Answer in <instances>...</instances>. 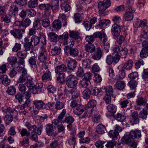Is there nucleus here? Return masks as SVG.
Here are the masks:
<instances>
[{
    "label": "nucleus",
    "instance_id": "56",
    "mask_svg": "<svg viewBox=\"0 0 148 148\" xmlns=\"http://www.w3.org/2000/svg\"><path fill=\"white\" fill-rule=\"evenodd\" d=\"M90 82L88 80L83 79L80 82V84L83 88H88V86L90 84Z\"/></svg>",
    "mask_w": 148,
    "mask_h": 148
},
{
    "label": "nucleus",
    "instance_id": "27",
    "mask_svg": "<svg viewBox=\"0 0 148 148\" xmlns=\"http://www.w3.org/2000/svg\"><path fill=\"white\" fill-rule=\"evenodd\" d=\"M91 2V0H81L80 1V5H78L77 6V10L79 12H81L85 11V10H84V7L82 5H85L87 3H89Z\"/></svg>",
    "mask_w": 148,
    "mask_h": 148
},
{
    "label": "nucleus",
    "instance_id": "49",
    "mask_svg": "<svg viewBox=\"0 0 148 148\" xmlns=\"http://www.w3.org/2000/svg\"><path fill=\"white\" fill-rule=\"evenodd\" d=\"M114 117L115 119L120 122H123L126 119L125 116L119 113L114 115Z\"/></svg>",
    "mask_w": 148,
    "mask_h": 148
},
{
    "label": "nucleus",
    "instance_id": "42",
    "mask_svg": "<svg viewBox=\"0 0 148 148\" xmlns=\"http://www.w3.org/2000/svg\"><path fill=\"white\" fill-rule=\"evenodd\" d=\"M68 33L67 32L64 33L62 35L59 36V38L63 40V42L64 45H66L68 44Z\"/></svg>",
    "mask_w": 148,
    "mask_h": 148
},
{
    "label": "nucleus",
    "instance_id": "10",
    "mask_svg": "<svg viewBox=\"0 0 148 148\" xmlns=\"http://www.w3.org/2000/svg\"><path fill=\"white\" fill-rule=\"evenodd\" d=\"M127 12L125 14L123 18L125 21H129L132 20L133 18V13L135 12V10L131 7L127 8Z\"/></svg>",
    "mask_w": 148,
    "mask_h": 148
},
{
    "label": "nucleus",
    "instance_id": "32",
    "mask_svg": "<svg viewBox=\"0 0 148 148\" xmlns=\"http://www.w3.org/2000/svg\"><path fill=\"white\" fill-rule=\"evenodd\" d=\"M133 140V139L132 137L130 136V134L129 135H125L121 139L122 143L126 144L132 143Z\"/></svg>",
    "mask_w": 148,
    "mask_h": 148
},
{
    "label": "nucleus",
    "instance_id": "6",
    "mask_svg": "<svg viewBox=\"0 0 148 148\" xmlns=\"http://www.w3.org/2000/svg\"><path fill=\"white\" fill-rule=\"evenodd\" d=\"M17 27L18 29H14L10 31V33L16 39L20 40L22 38L23 34L25 33V31L20 26H14Z\"/></svg>",
    "mask_w": 148,
    "mask_h": 148
},
{
    "label": "nucleus",
    "instance_id": "35",
    "mask_svg": "<svg viewBox=\"0 0 148 148\" xmlns=\"http://www.w3.org/2000/svg\"><path fill=\"white\" fill-rule=\"evenodd\" d=\"M130 133V136L133 140L135 138H138L141 136L140 131L139 130L131 131Z\"/></svg>",
    "mask_w": 148,
    "mask_h": 148
},
{
    "label": "nucleus",
    "instance_id": "13",
    "mask_svg": "<svg viewBox=\"0 0 148 148\" xmlns=\"http://www.w3.org/2000/svg\"><path fill=\"white\" fill-rule=\"evenodd\" d=\"M121 30V27L117 24H114L112 26L111 32L113 36L118 37L119 36Z\"/></svg>",
    "mask_w": 148,
    "mask_h": 148
},
{
    "label": "nucleus",
    "instance_id": "23",
    "mask_svg": "<svg viewBox=\"0 0 148 148\" xmlns=\"http://www.w3.org/2000/svg\"><path fill=\"white\" fill-rule=\"evenodd\" d=\"M92 113V121L96 123H99L100 121L101 116L99 112L93 110Z\"/></svg>",
    "mask_w": 148,
    "mask_h": 148
},
{
    "label": "nucleus",
    "instance_id": "19",
    "mask_svg": "<svg viewBox=\"0 0 148 148\" xmlns=\"http://www.w3.org/2000/svg\"><path fill=\"white\" fill-rule=\"evenodd\" d=\"M147 21L145 19H144L141 21L138 18L135 19L133 22L134 26L137 28L140 27L144 28L145 26H147Z\"/></svg>",
    "mask_w": 148,
    "mask_h": 148
},
{
    "label": "nucleus",
    "instance_id": "5",
    "mask_svg": "<svg viewBox=\"0 0 148 148\" xmlns=\"http://www.w3.org/2000/svg\"><path fill=\"white\" fill-rule=\"evenodd\" d=\"M64 92V95L69 99L71 97V99H78L80 95L79 91L74 88L69 90H66Z\"/></svg>",
    "mask_w": 148,
    "mask_h": 148
},
{
    "label": "nucleus",
    "instance_id": "57",
    "mask_svg": "<svg viewBox=\"0 0 148 148\" xmlns=\"http://www.w3.org/2000/svg\"><path fill=\"white\" fill-rule=\"evenodd\" d=\"M38 0H30L28 3V6L29 8H34L38 5Z\"/></svg>",
    "mask_w": 148,
    "mask_h": 148
},
{
    "label": "nucleus",
    "instance_id": "21",
    "mask_svg": "<svg viewBox=\"0 0 148 148\" xmlns=\"http://www.w3.org/2000/svg\"><path fill=\"white\" fill-rule=\"evenodd\" d=\"M2 111L4 114H9L13 113L14 115L16 114L17 112L14 109H12L10 107L4 106L1 108Z\"/></svg>",
    "mask_w": 148,
    "mask_h": 148
},
{
    "label": "nucleus",
    "instance_id": "61",
    "mask_svg": "<svg viewBox=\"0 0 148 148\" xmlns=\"http://www.w3.org/2000/svg\"><path fill=\"white\" fill-rule=\"evenodd\" d=\"M17 59L16 57L10 56L8 59V60L9 63L13 66L17 62Z\"/></svg>",
    "mask_w": 148,
    "mask_h": 148
},
{
    "label": "nucleus",
    "instance_id": "29",
    "mask_svg": "<svg viewBox=\"0 0 148 148\" xmlns=\"http://www.w3.org/2000/svg\"><path fill=\"white\" fill-rule=\"evenodd\" d=\"M0 79L2 84L6 86L9 85L10 83V80L5 75H2L0 76Z\"/></svg>",
    "mask_w": 148,
    "mask_h": 148
},
{
    "label": "nucleus",
    "instance_id": "58",
    "mask_svg": "<svg viewBox=\"0 0 148 148\" xmlns=\"http://www.w3.org/2000/svg\"><path fill=\"white\" fill-rule=\"evenodd\" d=\"M142 79L145 83H148V69H145L142 74Z\"/></svg>",
    "mask_w": 148,
    "mask_h": 148
},
{
    "label": "nucleus",
    "instance_id": "47",
    "mask_svg": "<svg viewBox=\"0 0 148 148\" xmlns=\"http://www.w3.org/2000/svg\"><path fill=\"white\" fill-rule=\"evenodd\" d=\"M92 109L90 110H88L85 111L84 113L82 116H81L79 118L84 120L88 119L91 116V113L92 111Z\"/></svg>",
    "mask_w": 148,
    "mask_h": 148
},
{
    "label": "nucleus",
    "instance_id": "34",
    "mask_svg": "<svg viewBox=\"0 0 148 148\" xmlns=\"http://www.w3.org/2000/svg\"><path fill=\"white\" fill-rule=\"evenodd\" d=\"M97 132L99 134H103L107 132L104 125L99 124L97 126Z\"/></svg>",
    "mask_w": 148,
    "mask_h": 148
},
{
    "label": "nucleus",
    "instance_id": "53",
    "mask_svg": "<svg viewBox=\"0 0 148 148\" xmlns=\"http://www.w3.org/2000/svg\"><path fill=\"white\" fill-rule=\"evenodd\" d=\"M6 92L8 94L10 95H14L16 92V89L15 87L13 86L9 87Z\"/></svg>",
    "mask_w": 148,
    "mask_h": 148
},
{
    "label": "nucleus",
    "instance_id": "48",
    "mask_svg": "<svg viewBox=\"0 0 148 148\" xmlns=\"http://www.w3.org/2000/svg\"><path fill=\"white\" fill-rule=\"evenodd\" d=\"M119 134L118 132L115 131L114 130H111L108 132L109 136L112 138L113 140L117 139Z\"/></svg>",
    "mask_w": 148,
    "mask_h": 148
},
{
    "label": "nucleus",
    "instance_id": "12",
    "mask_svg": "<svg viewBox=\"0 0 148 148\" xmlns=\"http://www.w3.org/2000/svg\"><path fill=\"white\" fill-rule=\"evenodd\" d=\"M148 38V26H145L144 28L142 29L141 34L140 36V38L137 40V42L138 43H140L139 42H141L143 40V38L147 40Z\"/></svg>",
    "mask_w": 148,
    "mask_h": 148
},
{
    "label": "nucleus",
    "instance_id": "17",
    "mask_svg": "<svg viewBox=\"0 0 148 148\" xmlns=\"http://www.w3.org/2000/svg\"><path fill=\"white\" fill-rule=\"evenodd\" d=\"M92 55V58L94 60H98L101 59L103 55L102 50H101L100 47L96 48V50Z\"/></svg>",
    "mask_w": 148,
    "mask_h": 148
},
{
    "label": "nucleus",
    "instance_id": "28",
    "mask_svg": "<svg viewBox=\"0 0 148 148\" xmlns=\"http://www.w3.org/2000/svg\"><path fill=\"white\" fill-rule=\"evenodd\" d=\"M61 52V48L58 46H54L52 47L51 53L52 55L57 56L60 55Z\"/></svg>",
    "mask_w": 148,
    "mask_h": 148
},
{
    "label": "nucleus",
    "instance_id": "64",
    "mask_svg": "<svg viewBox=\"0 0 148 148\" xmlns=\"http://www.w3.org/2000/svg\"><path fill=\"white\" fill-rule=\"evenodd\" d=\"M140 56L142 58H146L148 56V49L143 48L140 52Z\"/></svg>",
    "mask_w": 148,
    "mask_h": 148
},
{
    "label": "nucleus",
    "instance_id": "37",
    "mask_svg": "<svg viewBox=\"0 0 148 148\" xmlns=\"http://www.w3.org/2000/svg\"><path fill=\"white\" fill-rule=\"evenodd\" d=\"M52 27L54 29L58 30L62 27V23L59 20H55L52 23Z\"/></svg>",
    "mask_w": 148,
    "mask_h": 148
},
{
    "label": "nucleus",
    "instance_id": "36",
    "mask_svg": "<svg viewBox=\"0 0 148 148\" xmlns=\"http://www.w3.org/2000/svg\"><path fill=\"white\" fill-rule=\"evenodd\" d=\"M49 39L51 42H56L58 41V36L53 32H50L48 35Z\"/></svg>",
    "mask_w": 148,
    "mask_h": 148
},
{
    "label": "nucleus",
    "instance_id": "14",
    "mask_svg": "<svg viewBox=\"0 0 148 148\" xmlns=\"http://www.w3.org/2000/svg\"><path fill=\"white\" fill-rule=\"evenodd\" d=\"M49 3L47 4H41L39 5L40 9L44 10L45 14L47 16H49L51 13V5Z\"/></svg>",
    "mask_w": 148,
    "mask_h": 148
},
{
    "label": "nucleus",
    "instance_id": "26",
    "mask_svg": "<svg viewBox=\"0 0 148 148\" xmlns=\"http://www.w3.org/2000/svg\"><path fill=\"white\" fill-rule=\"evenodd\" d=\"M84 111V106L80 105H79L76 108L73 109L74 113L77 115L81 114Z\"/></svg>",
    "mask_w": 148,
    "mask_h": 148
},
{
    "label": "nucleus",
    "instance_id": "52",
    "mask_svg": "<svg viewBox=\"0 0 148 148\" xmlns=\"http://www.w3.org/2000/svg\"><path fill=\"white\" fill-rule=\"evenodd\" d=\"M29 139L28 137H24L22 141H20V144L21 146L27 147L29 145Z\"/></svg>",
    "mask_w": 148,
    "mask_h": 148
},
{
    "label": "nucleus",
    "instance_id": "15",
    "mask_svg": "<svg viewBox=\"0 0 148 148\" xmlns=\"http://www.w3.org/2000/svg\"><path fill=\"white\" fill-rule=\"evenodd\" d=\"M67 64L68 69V70L67 71L68 73H71L74 71L76 68L77 65L76 60H68L67 62Z\"/></svg>",
    "mask_w": 148,
    "mask_h": 148
},
{
    "label": "nucleus",
    "instance_id": "31",
    "mask_svg": "<svg viewBox=\"0 0 148 148\" xmlns=\"http://www.w3.org/2000/svg\"><path fill=\"white\" fill-rule=\"evenodd\" d=\"M33 79L30 76L27 77V79L25 83V84L28 88V89L31 90L34 84L33 82Z\"/></svg>",
    "mask_w": 148,
    "mask_h": 148
},
{
    "label": "nucleus",
    "instance_id": "50",
    "mask_svg": "<svg viewBox=\"0 0 148 148\" xmlns=\"http://www.w3.org/2000/svg\"><path fill=\"white\" fill-rule=\"evenodd\" d=\"M31 41L34 46L37 45L40 43L39 36L38 37L36 35L32 36L31 38Z\"/></svg>",
    "mask_w": 148,
    "mask_h": 148
},
{
    "label": "nucleus",
    "instance_id": "7",
    "mask_svg": "<svg viewBox=\"0 0 148 148\" xmlns=\"http://www.w3.org/2000/svg\"><path fill=\"white\" fill-rule=\"evenodd\" d=\"M31 23V21L29 18H26L23 21H16L14 23V26H19L25 31L26 28L29 26Z\"/></svg>",
    "mask_w": 148,
    "mask_h": 148
},
{
    "label": "nucleus",
    "instance_id": "63",
    "mask_svg": "<svg viewBox=\"0 0 148 148\" xmlns=\"http://www.w3.org/2000/svg\"><path fill=\"white\" fill-rule=\"evenodd\" d=\"M40 21L38 19L35 20L33 22V28L36 30H38L41 28Z\"/></svg>",
    "mask_w": 148,
    "mask_h": 148
},
{
    "label": "nucleus",
    "instance_id": "40",
    "mask_svg": "<svg viewBox=\"0 0 148 148\" xmlns=\"http://www.w3.org/2000/svg\"><path fill=\"white\" fill-rule=\"evenodd\" d=\"M148 114V109L147 108H144L139 113V117L143 119H146Z\"/></svg>",
    "mask_w": 148,
    "mask_h": 148
},
{
    "label": "nucleus",
    "instance_id": "60",
    "mask_svg": "<svg viewBox=\"0 0 148 148\" xmlns=\"http://www.w3.org/2000/svg\"><path fill=\"white\" fill-rule=\"evenodd\" d=\"M25 125L27 127L29 130L32 131L33 130V131L36 132V125H32L29 122H27L25 123Z\"/></svg>",
    "mask_w": 148,
    "mask_h": 148
},
{
    "label": "nucleus",
    "instance_id": "8",
    "mask_svg": "<svg viewBox=\"0 0 148 148\" xmlns=\"http://www.w3.org/2000/svg\"><path fill=\"white\" fill-rule=\"evenodd\" d=\"M41 51L39 53L38 57L40 62H46L47 58L48 52L45 48L43 46L40 48Z\"/></svg>",
    "mask_w": 148,
    "mask_h": 148
},
{
    "label": "nucleus",
    "instance_id": "38",
    "mask_svg": "<svg viewBox=\"0 0 148 148\" xmlns=\"http://www.w3.org/2000/svg\"><path fill=\"white\" fill-rule=\"evenodd\" d=\"M69 35L71 38H73L76 40L80 39V37L79 36L80 34L77 31H69Z\"/></svg>",
    "mask_w": 148,
    "mask_h": 148
},
{
    "label": "nucleus",
    "instance_id": "16",
    "mask_svg": "<svg viewBox=\"0 0 148 148\" xmlns=\"http://www.w3.org/2000/svg\"><path fill=\"white\" fill-rule=\"evenodd\" d=\"M45 130L47 134L49 136H55L58 134L57 132H54L53 125L50 123L46 125Z\"/></svg>",
    "mask_w": 148,
    "mask_h": 148
},
{
    "label": "nucleus",
    "instance_id": "24",
    "mask_svg": "<svg viewBox=\"0 0 148 148\" xmlns=\"http://www.w3.org/2000/svg\"><path fill=\"white\" fill-rule=\"evenodd\" d=\"M84 49L86 51L92 53L95 50V47L93 44L87 43L84 45Z\"/></svg>",
    "mask_w": 148,
    "mask_h": 148
},
{
    "label": "nucleus",
    "instance_id": "22",
    "mask_svg": "<svg viewBox=\"0 0 148 148\" xmlns=\"http://www.w3.org/2000/svg\"><path fill=\"white\" fill-rule=\"evenodd\" d=\"M15 115L12 113L9 114H5L4 116V119L6 123L9 124L13 121V118L16 119L18 116V112L16 113Z\"/></svg>",
    "mask_w": 148,
    "mask_h": 148
},
{
    "label": "nucleus",
    "instance_id": "25",
    "mask_svg": "<svg viewBox=\"0 0 148 148\" xmlns=\"http://www.w3.org/2000/svg\"><path fill=\"white\" fill-rule=\"evenodd\" d=\"M67 70V67L66 66L63 64L56 66L55 68V71L56 73L58 74L59 73H62L66 71Z\"/></svg>",
    "mask_w": 148,
    "mask_h": 148
},
{
    "label": "nucleus",
    "instance_id": "39",
    "mask_svg": "<svg viewBox=\"0 0 148 148\" xmlns=\"http://www.w3.org/2000/svg\"><path fill=\"white\" fill-rule=\"evenodd\" d=\"M147 103V100L142 97H138L136 101V104L138 106H145Z\"/></svg>",
    "mask_w": 148,
    "mask_h": 148
},
{
    "label": "nucleus",
    "instance_id": "11",
    "mask_svg": "<svg viewBox=\"0 0 148 148\" xmlns=\"http://www.w3.org/2000/svg\"><path fill=\"white\" fill-rule=\"evenodd\" d=\"M37 57L35 56L30 57L28 60V62L30 67L35 72L38 71V66L37 64Z\"/></svg>",
    "mask_w": 148,
    "mask_h": 148
},
{
    "label": "nucleus",
    "instance_id": "62",
    "mask_svg": "<svg viewBox=\"0 0 148 148\" xmlns=\"http://www.w3.org/2000/svg\"><path fill=\"white\" fill-rule=\"evenodd\" d=\"M107 109L108 111L111 113H115L116 110V106L112 104H110L107 107Z\"/></svg>",
    "mask_w": 148,
    "mask_h": 148
},
{
    "label": "nucleus",
    "instance_id": "4",
    "mask_svg": "<svg viewBox=\"0 0 148 148\" xmlns=\"http://www.w3.org/2000/svg\"><path fill=\"white\" fill-rule=\"evenodd\" d=\"M112 50L114 53H116V54L120 55L122 56V58L125 59L126 57V56L128 53L127 49L124 47H122L121 45H117L113 47L112 48Z\"/></svg>",
    "mask_w": 148,
    "mask_h": 148
},
{
    "label": "nucleus",
    "instance_id": "3",
    "mask_svg": "<svg viewBox=\"0 0 148 148\" xmlns=\"http://www.w3.org/2000/svg\"><path fill=\"white\" fill-rule=\"evenodd\" d=\"M78 81V79L77 77L71 74L67 77L66 80V84L69 88H74L77 86Z\"/></svg>",
    "mask_w": 148,
    "mask_h": 148
},
{
    "label": "nucleus",
    "instance_id": "44",
    "mask_svg": "<svg viewBox=\"0 0 148 148\" xmlns=\"http://www.w3.org/2000/svg\"><path fill=\"white\" fill-rule=\"evenodd\" d=\"M110 23V21L106 19H103L101 20L99 23V26L100 28L102 29L105 28Z\"/></svg>",
    "mask_w": 148,
    "mask_h": 148
},
{
    "label": "nucleus",
    "instance_id": "1",
    "mask_svg": "<svg viewBox=\"0 0 148 148\" xmlns=\"http://www.w3.org/2000/svg\"><path fill=\"white\" fill-rule=\"evenodd\" d=\"M69 45L65 46L64 50L65 53L67 55H70L73 57L77 56L79 53L78 50L76 48L72 47L74 45V41L73 40H70V42H69Z\"/></svg>",
    "mask_w": 148,
    "mask_h": 148
},
{
    "label": "nucleus",
    "instance_id": "20",
    "mask_svg": "<svg viewBox=\"0 0 148 148\" xmlns=\"http://www.w3.org/2000/svg\"><path fill=\"white\" fill-rule=\"evenodd\" d=\"M49 4L51 5V10L54 13H56L58 10L59 8V0H51Z\"/></svg>",
    "mask_w": 148,
    "mask_h": 148
},
{
    "label": "nucleus",
    "instance_id": "55",
    "mask_svg": "<svg viewBox=\"0 0 148 148\" xmlns=\"http://www.w3.org/2000/svg\"><path fill=\"white\" fill-rule=\"evenodd\" d=\"M91 94L90 90L88 88H86L82 92L83 97L85 99H88L89 98Z\"/></svg>",
    "mask_w": 148,
    "mask_h": 148
},
{
    "label": "nucleus",
    "instance_id": "59",
    "mask_svg": "<svg viewBox=\"0 0 148 148\" xmlns=\"http://www.w3.org/2000/svg\"><path fill=\"white\" fill-rule=\"evenodd\" d=\"M66 2V1H64L61 5L62 10L65 12H67L69 11L71 9L70 6Z\"/></svg>",
    "mask_w": 148,
    "mask_h": 148
},
{
    "label": "nucleus",
    "instance_id": "18",
    "mask_svg": "<svg viewBox=\"0 0 148 148\" xmlns=\"http://www.w3.org/2000/svg\"><path fill=\"white\" fill-rule=\"evenodd\" d=\"M19 4L17 3H13V5H11L9 9L10 14L14 16L18 14V5Z\"/></svg>",
    "mask_w": 148,
    "mask_h": 148
},
{
    "label": "nucleus",
    "instance_id": "33",
    "mask_svg": "<svg viewBox=\"0 0 148 148\" xmlns=\"http://www.w3.org/2000/svg\"><path fill=\"white\" fill-rule=\"evenodd\" d=\"M133 66V61L132 60L130 59L125 62L123 66V68L125 69L129 70L132 69Z\"/></svg>",
    "mask_w": 148,
    "mask_h": 148
},
{
    "label": "nucleus",
    "instance_id": "2",
    "mask_svg": "<svg viewBox=\"0 0 148 148\" xmlns=\"http://www.w3.org/2000/svg\"><path fill=\"white\" fill-rule=\"evenodd\" d=\"M33 104L35 108H31L29 109V110L32 114L34 115L37 114L39 112V110L44 108L43 107L45 105L43 101L39 100L34 101H33Z\"/></svg>",
    "mask_w": 148,
    "mask_h": 148
},
{
    "label": "nucleus",
    "instance_id": "51",
    "mask_svg": "<svg viewBox=\"0 0 148 148\" xmlns=\"http://www.w3.org/2000/svg\"><path fill=\"white\" fill-rule=\"evenodd\" d=\"M91 94L94 96H97L99 93L102 91L101 89L97 87H94L91 88Z\"/></svg>",
    "mask_w": 148,
    "mask_h": 148
},
{
    "label": "nucleus",
    "instance_id": "9",
    "mask_svg": "<svg viewBox=\"0 0 148 148\" xmlns=\"http://www.w3.org/2000/svg\"><path fill=\"white\" fill-rule=\"evenodd\" d=\"M120 58V56L119 55L115 54L114 57L109 55L107 56L106 62L108 65H110L113 62H114L115 63H117L119 61Z\"/></svg>",
    "mask_w": 148,
    "mask_h": 148
},
{
    "label": "nucleus",
    "instance_id": "41",
    "mask_svg": "<svg viewBox=\"0 0 148 148\" xmlns=\"http://www.w3.org/2000/svg\"><path fill=\"white\" fill-rule=\"evenodd\" d=\"M91 62L92 61L90 59L87 58L85 59L82 61L83 67L85 69L90 68Z\"/></svg>",
    "mask_w": 148,
    "mask_h": 148
},
{
    "label": "nucleus",
    "instance_id": "45",
    "mask_svg": "<svg viewBox=\"0 0 148 148\" xmlns=\"http://www.w3.org/2000/svg\"><path fill=\"white\" fill-rule=\"evenodd\" d=\"M51 73L49 71L44 73L42 76V79L44 81L51 80Z\"/></svg>",
    "mask_w": 148,
    "mask_h": 148
},
{
    "label": "nucleus",
    "instance_id": "46",
    "mask_svg": "<svg viewBox=\"0 0 148 148\" xmlns=\"http://www.w3.org/2000/svg\"><path fill=\"white\" fill-rule=\"evenodd\" d=\"M65 107V103L60 101H57L54 104V108L57 110H60Z\"/></svg>",
    "mask_w": 148,
    "mask_h": 148
},
{
    "label": "nucleus",
    "instance_id": "30",
    "mask_svg": "<svg viewBox=\"0 0 148 148\" xmlns=\"http://www.w3.org/2000/svg\"><path fill=\"white\" fill-rule=\"evenodd\" d=\"M18 132L21 135V136H26L28 137L30 134V133L26 129L24 128H21L19 127L17 128Z\"/></svg>",
    "mask_w": 148,
    "mask_h": 148
},
{
    "label": "nucleus",
    "instance_id": "54",
    "mask_svg": "<svg viewBox=\"0 0 148 148\" xmlns=\"http://www.w3.org/2000/svg\"><path fill=\"white\" fill-rule=\"evenodd\" d=\"M39 35L41 43L43 46L46 45L47 44V40L45 35L42 33H40Z\"/></svg>",
    "mask_w": 148,
    "mask_h": 148
},
{
    "label": "nucleus",
    "instance_id": "43",
    "mask_svg": "<svg viewBox=\"0 0 148 148\" xmlns=\"http://www.w3.org/2000/svg\"><path fill=\"white\" fill-rule=\"evenodd\" d=\"M114 86L118 90H122L124 88L125 84L124 81L119 80L116 82Z\"/></svg>",
    "mask_w": 148,
    "mask_h": 148
}]
</instances>
